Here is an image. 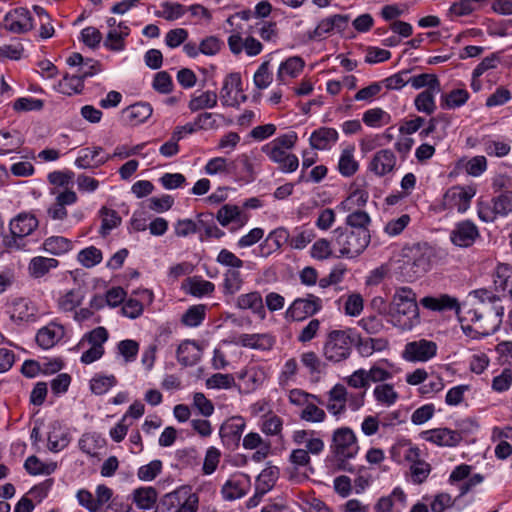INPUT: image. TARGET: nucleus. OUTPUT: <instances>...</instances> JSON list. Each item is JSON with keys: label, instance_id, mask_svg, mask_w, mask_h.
Returning a JSON list of instances; mask_svg holds the SVG:
<instances>
[{"label": "nucleus", "instance_id": "obj_7", "mask_svg": "<svg viewBox=\"0 0 512 512\" xmlns=\"http://www.w3.org/2000/svg\"><path fill=\"white\" fill-rule=\"evenodd\" d=\"M167 512H197L199 497L190 485H182L162 497Z\"/></svg>", "mask_w": 512, "mask_h": 512}, {"label": "nucleus", "instance_id": "obj_61", "mask_svg": "<svg viewBox=\"0 0 512 512\" xmlns=\"http://www.w3.org/2000/svg\"><path fill=\"white\" fill-rule=\"evenodd\" d=\"M100 216L102 218V224L100 228V234L102 236L108 235L110 231L116 228L121 222V218L118 216L117 212L107 207L101 208Z\"/></svg>", "mask_w": 512, "mask_h": 512}, {"label": "nucleus", "instance_id": "obj_50", "mask_svg": "<svg viewBox=\"0 0 512 512\" xmlns=\"http://www.w3.org/2000/svg\"><path fill=\"white\" fill-rule=\"evenodd\" d=\"M243 278L240 271L228 269L224 274L222 283V291L225 296H233L243 285Z\"/></svg>", "mask_w": 512, "mask_h": 512}, {"label": "nucleus", "instance_id": "obj_35", "mask_svg": "<svg viewBox=\"0 0 512 512\" xmlns=\"http://www.w3.org/2000/svg\"><path fill=\"white\" fill-rule=\"evenodd\" d=\"M355 347L362 357H369L374 352L388 349L389 341L386 338H362L355 334Z\"/></svg>", "mask_w": 512, "mask_h": 512}, {"label": "nucleus", "instance_id": "obj_18", "mask_svg": "<svg viewBox=\"0 0 512 512\" xmlns=\"http://www.w3.org/2000/svg\"><path fill=\"white\" fill-rule=\"evenodd\" d=\"M420 304L428 310L445 312L453 311L460 319L461 305L456 297L448 294H440L439 296H425L420 300Z\"/></svg>", "mask_w": 512, "mask_h": 512}, {"label": "nucleus", "instance_id": "obj_30", "mask_svg": "<svg viewBox=\"0 0 512 512\" xmlns=\"http://www.w3.org/2000/svg\"><path fill=\"white\" fill-rule=\"evenodd\" d=\"M103 149L96 146L92 148H84L80 151V155L75 160V165L81 169L97 168L110 160V155L100 156Z\"/></svg>", "mask_w": 512, "mask_h": 512}, {"label": "nucleus", "instance_id": "obj_8", "mask_svg": "<svg viewBox=\"0 0 512 512\" xmlns=\"http://www.w3.org/2000/svg\"><path fill=\"white\" fill-rule=\"evenodd\" d=\"M323 309V301L312 293L298 297L285 311V319L289 322H301L316 315Z\"/></svg>", "mask_w": 512, "mask_h": 512}, {"label": "nucleus", "instance_id": "obj_15", "mask_svg": "<svg viewBox=\"0 0 512 512\" xmlns=\"http://www.w3.org/2000/svg\"><path fill=\"white\" fill-rule=\"evenodd\" d=\"M473 195L474 191L472 189L467 190L461 186H453L444 194L443 209L457 210L459 213H464L469 208Z\"/></svg>", "mask_w": 512, "mask_h": 512}, {"label": "nucleus", "instance_id": "obj_11", "mask_svg": "<svg viewBox=\"0 0 512 512\" xmlns=\"http://www.w3.org/2000/svg\"><path fill=\"white\" fill-rule=\"evenodd\" d=\"M480 238V231L476 224L469 219L455 223L450 232V241L460 248H469Z\"/></svg>", "mask_w": 512, "mask_h": 512}, {"label": "nucleus", "instance_id": "obj_39", "mask_svg": "<svg viewBox=\"0 0 512 512\" xmlns=\"http://www.w3.org/2000/svg\"><path fill=\"white\" fill-rule=\"evenodd\" d=\"M279 478V469L276 466H270L261 471L255 481L257 491L268 493L272 490Z\"/></svg>", "mask_w": 512, "mask_h": 512}, {"label": "nucleus", "instance_id": "obj_60", "mask_svg": "<svg viewBox=\"0 0 512 512\" xmlns=\"http://www.w3.org/2000/svg\"><path fill=\"white\" fill-rule=\"evenodd\" d=\"M25 469L32 475H49L57 467L56 463H43L36 456H30L24 464Z\"/></svg>", "mask_w": 512, "mask_h": 512}, {"label": "nucleus", "instance_id": "obj_22", "mask_svg": "<svg viewBox=\"0 0 512 512\" xmlns=\"http://www.w3.org/2000/svg\"><path fill=\"white\" fill-rule=\"evenodd\" d=\"M396 155L390 149H381L372 157L368 169L379 177H383L394 171L396 167Z\"/></svg>", "mask_w": 512, "mask_h": 512}, {"label": "nucleus", "instance_id": "obj_6", "mask_svg": "<svg viewBox=\"0 0 512 512\" xmlns=\"http://www.w3.org/2000/svg\"><path fill=\"white\" fill-rule=\"evenodd\" d=\"M39 226L37 217L29 212L15 216L9 224L11 235L5 236L3 243L8 249L23 250L26 247L25 238L31 235Z\"/></svg>", "mask_w": 512, "mask_h": 512}, {"label": "nucleus", "instance_id": "obj_43", "mask_svg": "<svg viewBox=\"0 0 512 512\" xmlns=\"http://www.w3.org/2000/svg\"><path fill=\"white\" fill-rule=\"evenodd\" d=\"M483 150L488 156L491 157H505L511 151L510 141L492 139L486 136L482 139Z\"/></svg>", "mask_w": 512, "mask_h": 512}, {"label": "nucleus", "instance_id": "obj_20", "mask_svg": "<svg viewBox=\"0 0 512 512\" xmlns=\"http://www.w3.org/2000/svg\"><path fill=\"white\" fill-rule=\"evenodd\" d=\"M78 196L75 191L65 189L57 193L55 202L47 208V215L51 220L63 221L68 216L67 206L77 202Z\"/></svg>", "mask_w": 512, "mask_h": 512}, {"label": "nucleus", "instance_id": "obj_33", "mask_svg": "<svg viewBox=\"0 0 512 512\" xmlns=\"http://www.w3.org/2000/svg\"><path fill=\"white\" fill-rule=\"evenodd\" d=\"M85 289L77 286L61 294L57 300L58 309L64 313L75 312L85 299Z\"/></svg>", "mask_w": 512, "mask_h": 512}, {"label": "nucleus", "instance_id": "obj_47", "mask_svg": "<svg viewBox=\"0 0 512 512\" xmlns=\"http://www.w3.org/2000/svg\"><path fill=\"white\" fill-rule=\"evenodd\" d=\"M440 90H424L414 99V105L418 112L431 115L436 110L435 94Z\"/></svg>", "mask_w": 512, "mask_h": 512}, {"label": "nucleus", "instance_id": "obj_2", "mask_svg": "<svg viewBox=\"0 0 512 512\" xmlns=\"http://www.w3.org/2000/svg\"><path fill=\"white\" fill-rule=\"evenodd\" d=\"M388 321L402 330H411L420 323L416 294L410 287L396 290L389 305Z\"/></svg>", "mask_w": 512, "mask_h": 512}, {"label": "nucleus", "instance_id": "obj_12", "mask_svg": "<svg viewBox=\"0 0 512 512\" xmlns=\"http://www.w3.org/2000/svg\"><path fill=\"white\" fill-rule=\"evenodd\" d=\"M420 437L439 447H457L463 440L462 433L448 427H439L422 431Z\"/></svg>", "mask_w": 512, "mask_h": 512}, {"label": "nucleus", "instance_id": "obj_55", "mask_svg": "<svg viewBox=\"0 0 512 512\" xmlns=\"http://www.w3.org/2000/svg\"><path fill=\"white\" fill-rule=\"evenodd\" d=\"M145 214L141 210L135 212L132 219L133 228L137 231H144L149 228L153 235H160V218H154L148 222L150 218H146Z\"/></svg>", "mask_w": 512, "mask_h": 512}, {"label": "nucleus", "instance_id": "obj_21", "mask_svg": "<svg viewBox=\"0 0 512 512\" xmlns=\"http://www.w3.org/2000/svg\"><path fill=\"white\" fill-rule=\"evenodd\" d=\"M391 459L396 463L412 464L421 457V450L410 439L401 438L390 449Z\"/></svg>", "mask_w": 512, "mask_h": 512}, {"label": "nucleus", "instance_id": "obj_24", "mask_svg": "<svg viewBox=\"0 0 512 512\" xmlns=\"http://www.w3.org/2000/svg\"><path fill=\"white\" fill-rule=\"evenodd\" d=\"M202 356V349L194 340L182 341L176 350L177 361L184 367L196 365Z\"/></svg>", "mask_w": 512, "mask_h": 512}, {"label": "nucleus", "instance_id": "obj_13", "mask_svg": "<svg viewBox=\"0 0 512 512\" xmlns=\"http://www.w3.org/2000/svg\"><path fill=\"white\" fill-rule=\"evenodd\" d=\"M4 28L14 34H24L34 27L33 18L28 9L17 7L10 10L3 19Z\"/></svg>", "mask_w": 512, "mask_h": 512}, {"label": "nucleus", "instance_id": "obj_5", "mask_svg": "<svg viewBox=\"0 0 512 512\" xmlns=\"http://www.w3.org/2000/svg\"><path fill=\"white\" fill-rule=\"evenodd\" d=\"M355 345V333L351 330H331L323 345L325 359L332 363H340L348 359Z\"/></svg>", "mask_w": 512, "mask_h": 512}, {"label": "nucleus", "instance_id": "obj_42", "mask_svg": "<svg viewBox=\"0 0 512 512\" xmlns=\"http://www.w3.org/2000/svg\"><path fill=\"white\" fill-rule=\"evenodd\" d=\"M370 223L371 218L367 212L363 210H356L346 217L345 228L354 230L355 232H364L365 234H370Z\"/></svg>", "mask_w": 512, "mask_h": 512}, {"label": "nucleus", "instance_id": "obj_34", "mask_svg": "<svg viewBox=\"0 0 512 512\" xmlns=\"http://www.w3.org/2000/svg\"><path fill=\"white\" fill-rule=\"evenodd\" d=\"M182 288L187 294L196 298L209 296L215 291L214 283L204 280L201 276L186 278L182 284Z\"/></svg>", "mask_w": 512, "mask_h": 512}, {"label": "nucleus", "instance_id": "obj_36", "mask_svg": "<svg viewBox=\"0 0 512 512\" xmlns=\"http://www.w3.org/2000/svg\"><path fill=\"white\" fill-rule=\"evenodd\" d=\"M235 344L242 347L270 350L274 345V339L268 334H246L243 333L233 341Z\"/></svg>", "mask_w": 512, "mask_h": 512}, {"label": "nucleus", "instance_id": "obj_63", "mask_svg": "<svg viewBox=\"0 0 512 512\" xmlns=\"http://www.w3.org/2000/svg\"><path fill=\"white\" fill-rule=\"evenodd\" d=\"M58 87L59 91L63 94L80 93L84 87L83 79L78 73L72 76L65 75L59 82Z\"/></svg>", "mask_w": 512, "mask_h": 512}, {"label": "nucleus", "instance_id": "obj_52", "mask_svg": "<svg viewBox=\"0 0 512 512\" xmlns=\"http://www.w3.org/2000/svg\"><path fill=\"white\" fill-rule=\"evenodd\" d=\"M304 61L300 57H290L286 61L282 62L277 72V79L284 81V76H290L292 78L297 77L304 68Z\"/></svg>", "mask_w": 512, "mask_h": 512}, {"label": "nucleus", "instance_id": "obj_4", "mask_svg": "<svg viewBox=\"0 0 512 512\" xmlns=\"http://www.w3.org/2000/svg\"><path fill=\"white\" fill-rule=\"evenodd\" d=\"M459 321L464 334L472 339L489 336L500 327V319L497 316L477 309H469Z\"/></svg>", "mask_w": 512, "mask_h": 512}, {"label": "nucleus", "instance_id": "obj_49", "mask_svg": "<svg viewBox=\"0 0 512 512\" xmlns=\"http://www.w3.org/2000/svg\"><path fill=\"white\" fill-rule=\"evenodd\" d=\"M354 147L342 151L338 162V171L344 177L353 176L359 169V163L353 156Z\"/></svg>", "mask_w": 512, "mask_h": 512}, {"label": "nucleus", "instance_id": "obj_56", "mask_svg": "<svg viewBox=\"0 0 512 512\" xmlns=\"http://www.w3.org/2000/svg\"><path fill=\"white\" fill-rule=\"evenodd\" d=\"M362 120L369 127H380L389 124L391 116L381 108L376 107L365 111Z\"/></svg>", "mask_w": 512, "mask_h": 512}, {"label": "nucleus", "instance_id": "obj_62", "mask_svg": "<svg viewBox=\"0 0 512 512\" xmlns=\"http://www.w3.org/2000/svg\"><path fill=\"white\" fill-rule=\"evenodd\" d=\"M283 428V420L273 411L263 415L261 431L266 435L275 436L281 433Z\"/></svg>", "mask_w": 512, "mask_h": 512}, {"label": "nucleus", "instance_id": "obj_25", "mask_svg": "<svg viewBox=\"0 0 512 512\" xmlns=\"http://www.w3.org/2000/svg\"><path fill=\"white\" fill-rule=\"evenodd\" d=\"M216 219L223 227H227L230 223H236L237 227L231 228V231H234L245 226L249 217L241 211L239 206L225 204L218 210Z\"/></svg>", "mask_w": 512, "mask_h": 512}, {"label": "nucleus", "instance_id": "obj_54", "mask_svg": "<svg viewBox=\"0 0 512 512\" xmlns=\"http://www.w3.org/2000/svg\"><path fill=\"white\" fill-rule=\"evenodd\" d=\"M43 247L45 251L51 254L61 255L70 251L73 248V243L65 237L52 236L44 241Z\"/></svg>", "mask_w": 512, "mask_h": 512}, {"label": "nucleus", "instance_id": "obj_64", "mask_svg": "<svg viewBox=\"0 0 512 512\" xmlns=\"http://www.w3.org/2000/svg\"><path fill=\"white\" fill-rule=\"evenodd\" d=\"M67 433L60 427H53L48 434V448L50 451L59 452L69 444Z\"/></svg>", "mask_w": 512, "mask_h": 512}, {"label": "nucleus", "instance_id": "obj_28", "mask_svg": "<svg viewBox=\"0 0 512 512\" xmlns=\"http://www.w3.org/2000/svg\"><path fill=\"white\" fill-rule=\"evenodd\" d=\"M406 503V494L400 487H395L388 496H382L374 505L375 512H401Z\"/></svg>", "mask_w": 512, "mask_h": 512}, {"label": "nucleus", "instance_id": "obj_26", "mask_svg": "<svg viewBox=\"0 0 512 512\" xmlns=\"http://www.w3.org/2000/svg\"><path fill=\"white\" fill-rule=\"evenodd\" d=\"M233 90L242 92V78L240 73L232 72L229 73L224 81L220 91V98L224 106L235 107L239 105V101L236 96H232Z\"/></svg>", "mask_w": 512, "mask_h": 512}, {"label": "nucleus", "instance_id": "obj_44", "mask_svg": "<svg viewBox=\"0 0 512 512\" xmlns=\"http://www.w3.org/2000/svg\"><path fill=\"white\" fill-rule=\"evenodd\" d=\"M23 143L19 132L0 131V156L18 152Z\"/></svg>", "mask_w": 512, "mask_h": 512}, {"label": "nucleus", "instance_id": "obj_58", "mask_svg": "<svg viewBox=\"0 0 512 512\" xmlns=\"http://www.w3.org/2000/svg\"><path fill=\"white\" fill-rule=\"evenodd\" d=\"M103 259L100 249L95 246H89L82 249L77 255V261L85 268H92L98 265Z\"/></svg>", "mask_w": 512, "mask_h": 512}, {"label": "nucleus", "instance_id": "obj_9", "mask_svg": "<svg viewBox=\"0 0 512 512\" xmlns=\"http://www.w3.org/2000/svg\"><path fill=\"white\" fill-rule=\"evenodd\" d=\"M289 461L293 465V467L286 469L290 481L299 483L307 480L309 474L314 473L310 454L305 449L297 448L292 450L289 455Z\"/></svg>", "mask_w": 512, "mask_h": 512}, {"label": "nucleus", "instance_id": "obj_3", "mask_svg": "<svg viewBox=\"0 0 512 512\" xmlns=\"http://www.w3.org/2000/svg\"><path fill=\"white\" fill-rule=\"evenodd\" d=\"M371 235L364 232L338 227L333 231L332 244L338 257L354 258L359 256L369 245Z\"/></svg>", "mask_w": 512, "mask_h": 512}, {"label": "nucleus", "instance_id": "obj_27", "mask_svg": "<svg viewBox=\"0 0 512 512\" xmlns=\"http://www.w3.org/2000/svg\"><path fill=\"white\" fill-rule=\"evenodd\" d=\"M65 336V327L56 322H50L41 328L36 335L38 345L44 349L55 346Z\"/></svg>", "mask_w": 512, "mask_h": 512}, {"label": "nucleus", "instance_id": "obj_40", "mask_svg": "<svg viewBox=\"0 0 512 512\" xmlns=\"http://www.w3.org/2000/svg\"><path fill=\"white\" fill-rule=\"evenodd\" d=\"M470 94L466 89H453L441 95L440 106L443 109H456L467 103Z\"/></svg>", "mask_w": 512, "mask_h": 512}, {"label": "nucleus", "instance_id": "obj_31", "mask_svg": "<svg viewBox=\"0 0 512 512\" xmlns=\"http://www.w3.org/2000/svg\"><path fill=\"white\" fill-rule=\"evenodd\" d=\"M236 306L242 310H250L259 319L266 318V310L263 299L258 291L241 294L237 298Z\"/></svg>", "mask_w": 512, "mask_h": 512}, {"label": "nucleus", "instance_id": "obj_17", "mask_svg": "<svg viewBox=\"0 0 512 512\" xmlns=\"http://www.w3.org/2000/svg\"><path fill=\"white\" fill-rule=\"evenodd\" d=\"M251 488V478L245 473L232 475L222 486L221 494L227 501L244 497Z\"/></svg>", "mask_w": 512, "mask_h": 512}, {"label": "nucleus", "instance_id": "obj_23", "mask_svg": "<svg viewBox=\"0 0 512 512\" xmlns=\"http://www.w3.org/2000/svg\"><path fill=\"white\" fill-rule=\"evenodd\" d=\"M492 276L494 291L502 297L509 296L512 299V265L498 263Z\"/></svg>", "mask_w": 512, "mask_h": 512}, {"label": "nucleus", "instance_id": "obj_14", "mask_svg": "<svg viewBox=\"0 0 512 512\" xmlns=\"http://www.w3.org/2000/svg\"><path fill=\"white\" fill-rule=\"evenodd\" d=\"M228 177L243 184L255 180L254 167L247 154H239L234 159H229Z\"/></svg>", "mask_w": 512, "mask_h": 512}, {"label": "nucleus", "instance_id": "obj_37", "mask_svg": "<svg viewBox=\"0 0 512 512\" xmlns=\"http://www.w3.org/2000/svg\"><path fill=\"white\" fill-rule=\"evenodd\" d=\"M58 265L59 261L55 258L36 256L30 260L28 272L33 278H42Z\"/></svg>", "mask_w": 512, "mask_h": 512}, {"label": "nucleus", "instance_id": "obj_51", "mask_svg": "<svg viewBox=\"0 0 512 512\" xmlns=\"http://www.w3.org/2000/svg\"><path fill=\"white\" fill-rule=\"evenodd\" d=\"M431 471L432 466L430 465V463H428L425 460H422L420 457L419 460L410 464L409 481L415 485H420L427 480Z\"/></svg>", "mask_w": 512, "mask_h": 512}, {"label": "nucleus", "instance_id": "obj_16", "mask_svg": "<svg viewBox=\"0 0 512 512\" xmlns=\"http://www.w3.org/2000/svg\"><path fill=\"white\" fill-rule=\"evenodd\" d=\"M437 353V344L434 341L420 339L405 345L403 356L412 362H426Z\"/></svg>", "mask_w": 512, "mask_h": 512}, {"label": "nucleus", "instance_id": "obj_32", "mask_svg": "<svg viewBox=\"0 0 512 512\" xmlns=\"http://www.w3.org/2000/svg\"><path fill=\"white\" fill-rule=\"evenodd\" d=\"M268 158L278 164V168L283 173H292L299 167V159L293 153H288L285 150L274 148L271 151H262Z\"/></svg>", "mask_w": 512, "mask_h": 512}, {"label": "nucleus", "instance_id": "obj_48", "mask_svg": "<svg viewBox=\"0 0 512 512\" xmlns=\"http://www.w3.org/2000/svg\"><path fill=\"white\" fill-rule=\"evenodd\" d=\"M158 492L153 487H141L133 492V501L139 509H150L157 501Z\"/></svg>", "mask_w": 512, "mask_h": 512}, {"label": "nucleus", "instance_id": "obj_19", "mask_svg": "<svg viewBox=\"0 0 512 512\" xmlns=\"http://www.w3.org/2000/svg\"><path fill=\"white\" fill-rule=\"evenodd\" d=\"M289 231L284 227H278L272 230L255 251V255L260 257H269L274 252L279 251L284 244L288 243Z\"/></svg>", "mask_w": 512, "mask_h": 512}, {"label": "nucleus", "instance_id": "obj_45", "mask_svg": "<svg viewBox=\"0 0 512 512\" xmlns=\"http://www.w3.org/2000/svg\"><path fill=\"white\" fill-rule=\"evenodd\" d=\"M123 113L131 125H137L151 116L152 108L147 103H136L127 107Z\"/></svg>", "mask_w": 512, "mask_h": 512}, {"label": "nucleus", "instance_id": "obj_41", "mask_svg": "<svg viewBox=\"0 0 512 512\" xmlns=\"http://www.w3.org/2000/svg\"><path fill=\"white\" fill-rule=\"evenodd\" d=\"M393 364L387 359H380L376 361L367 371L369 382H383L393 377L391 369Z\"/></svg>", "mask_w": 512, "mask_h": 512}, {"label": "nucleus", "instance_id": "obj_38", "mask_svg": "<svg viewBox=\"0 0 512 512\" xmlns=\"http://www.w3.org/2000/svg\"><path fill=\"white\" fill-rule=\"evenodd\" d=\"M218 96L215 91H198L191 95L188 107L192 112H197L204 109H211L217 105Z\"/></svg>", "mask_w": 512, "mask_h": 512}, {"label": "nucleus", "instance_id": "obj_53", "mask_svg": "<svg viewBox=\"0 0 512 512\" xmlns=\"http://www.w3.org/2000/svg\"><path fill=\"white\" fill-rule=\"evenodd\" d=\"M118 383L114 375L95 374L90 380V390L95 395H103Z\"/></svg>", "mask_w": 512, "mask_h": 512}, {"label": "nucleus", "instance_id": "obj_59", "mask_svg": "<svg viewBox=\"0 0 512 512\" xmlns=\"http://www.w3.org/2000/svg\"><path fill=\"white\" fill-rule=\"evenodd\" d=\"M109 333L105 327L98 326L90 332L84 334L79 345L83 346L85 343L93 347L104 348V343L108 340Z\"/></svg>", "mask_w": 512, "mask_h": 512}, {"label": "nucleus", "instance_id": "obj_10", "mask_svg": "<svg viewBox=\"0 0 512 512\" xmlns=\"http://www.w3.org/2000/svg\"><path fill=\"white\" fill-rule=\"evenodd\" d=\"M245 428L246 421L242 416H232L224 421L219 428L223 445L231 450L238 448Z\"/></svg>", "mask_w": 512, "mask_h": 512}, {"label": "nucleus", "instance_id": "obj_57", "mask_svg": "<svg viewBox=\"0 0 512 512\" xmlns=\"http://www.w3.org/2000/svg\"><path fill=\"white\" fill-rule=\"evenodd\" d=\"M409 84L414 89L427 87L425 90H441L440 81L436 74L422 73L409 77Z\"/></svg>", "mask_w": 512, "mask_h": 512}, {"label": "nucleus", "instance_id": "obj_29", "mask_svg": "<svg viewBox=\"0 0 512 512\" xmlns=\"http://www.w3.org/2000/svg\"><path fill=\"white\" fill-rule=\"evenodd\" d=\"M339 134L335 128L320 127L314 130L309 138L310 145L316 150H328L337 143Z\"/></svg>", "mask_w": 512, "mask_h": 512}, {"label": "nucleus", "instance_id": "obj_1", "mask_svg": "<svg viewBox=\"0 0 512 512\" xmlns=\"http://www.w3.org/2000/svg\"><path fill=\"white\" fill-rule=\"evenodd\" d=\"M359 451L357 437L349 427H340L334 430L330 444V455L325 459L326 467L332 472H353L349 460Z\"/></svg>", "mask_w": 512, "mask_h": 512}, {"label": "nucleus", "instance_id": "obj_46", "mask_svg": "<svg viewBox=\"0 0 512 512\" xmlns=\"http://www.w3.org/2000/svg\"><path fill=\"white\" fill-rule=\"evenodd\" d=\"M206 311L205 304L192 305L182 314L180 321L186 327H197L205 320Z\"/></svg>", "mask_w": 512, "mask_h": 512}]
</instances>
